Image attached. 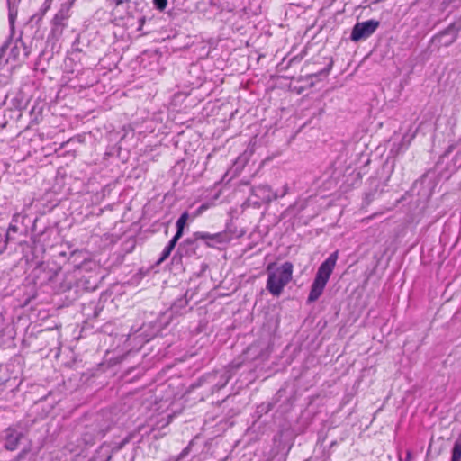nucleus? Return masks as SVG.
<instances>
[{
	"instance_id": "4468645a",
	"label": "nucleus",
	"mask_w": 461,
	"mask_h": 461,
	"mask_svg": "<svg viewBox=\"0 0 461 461\" xmlns=\"http://www.w3.org/2000/svg\"><path fill=\"white\" fill-rule=\"evenodd\" d=\"M155 6L160 10L163 11L167 5V0H154Z\"/></svg>"
},
{
	"instance_id": "f257e3e1",
	"label": "nucleus",
	"mask_w": 461,
	"mask_h": 461,
	"mask_svg": "<svg viewBox=\"0 0 461 461\" xmlns=\"http://www.w3.org/2000/svg\"><path fill=\"white\" fill-rule=\"evenodd\" d=\"M338 258L339 251L336 250L331 253L319 267L307 298V302L309 303L317 301L322 294L336 267Z\"/></svg>"
},
{
	"instance_id": "ddd939ff",
	"label": "nucleus",
	"mask_w": 461,
	"mask_h": 461,
	"mask_svg": "<svg viewBox=\"0 0 461 461\" xmlns=\"http://www.w3.org/2000/svg\"><path fill=\"white\" fill-rule=\"evenodd\" d=\"M194 237L195 240H206V242L207 241L211 242L212 234H210L208 232L197 231V232L194 233Z\"/></svg>"
},
{
	"instance_id": "f3484780",
	"label": "nucleus",
	"mask_w": 461,
	"mask_h": 461,
	"mask_svg": "<svg viewBox=\"0 0 461 461\" xmlns=\"http://www.w3.org/2000/svg\"><path fill=\"white\" fill-rule=\"evenodd\" d=\"M411 460V452L410 450L407 451L405 461Z\"/></svg>"
},
{
	"instance_id": "20e7f679",
	"label": "nucleus",
	"mask_w": 461,
	"mask_h": 461,
	"mask_svg": "<svg viewBox=\"0 0 461 461\" xmlns=\"http://www.w3.org/2000/svg\"><path fill=\"white\" fill-rule=\"evenodd\" d=\"M76 0H68V2L60 5L59 10L53 17V24L55 26H64V22L70 16V8Z\"/></svg>"
},
{
	"instance_id": "423d86ee",
	"label": "nucleus",
	"mask_w": 461,
	"mask_h": 461,
	"mask_svg": "<svg viewBox=\"0 0 461 461\" xmlns=\"http://www.w3.org/2000/svg\"><path fill=\"white\" fill-rule=\"evenodd\" d=\"M22 432L14 428H8L5 430V447L7 450L14 451L17 448L20 439L22 438Z\"/></svg>"
},
{
	"instance_id": "1a4fd4ad",
	"label": "nucleus",
	"mask_w": 461,
	"mask_h": 461,
	"mask_svg": "<svg viewBox=\"0 0 461 461\" xmlns=\"http://www.w3.org/2000/svg\"><path fill=\"white\" fill-rule=\"evenodd\" d=\"M178 240L175 239L174 237L171 239V240L168 242V244L163 249L160 258L158 259V263L163 262L166 260L171 254L172 250L176 247Z\"/></svg>"
},
{
	"instance_id": "9b49d317",
	"label": "nucleus",
	"mask_w": 461,
	"mask_h": 461,
	"mask_svg": "<svg viewBox=\"0 0 461 461\" xmlns=\"http://www.w3.org/2000/svg\"><path fill=\"white\" fill-rule=\"evenodd\" d=\"M460 460H461V440L458 439L454 444V447L452 449L451 461H460Z\"/></svg>"
},
{
	"instance_id": "7ed1b4c3",
	"label": "nucleus",
	"mask_w": 461,
	"mask_h": 461,
	"mask_svg": "<svg viewBox=\"0 0 461 461\" xmlns=\"http://www.w3.org/2000/svg\"><path fill=\"white\" fill-rule=\"evenodd\" d=\"M379 26V22L368 20L362 23H357L352 30L351 40L358 41L361 39H366L372 35Z\"/></svg>"
},
{
	"instance_id": "f8f14e48",
	"label": "nucleus",
	"mask_w": 461,
	"mask_h": 461,
	"mask_svg": "<svg viewBox=\"0 0 461 461\" xmlns=\"http://www.w3.org/2000/svg\"><path fill=\"white\" fill-rule=\"evenodd\" d=\"M8 9H9V14H8L9 22H10L11 25H14V20L17 16V8H16V5L13 4L12 0H8Z\"/></svg>"
},
{
	"instance_id": "6e6552de",
	"label": "nucleus",
	"mask_w": 461,
	"mask_h": 461,
	"mask_svg": "<svg viewBox=\"0 0 461 461\" xmlns=\"http://www.w3.org/2000/svg\"><path fill=\"white\" fill-rule=\"evenodd\" d=\"M189 214L187 212H185L181 214V216L176 221V233L175 234L174 238L176 240H179L183 236L185 226L187 222Z\"/></svg>"
},
{
	"instance_id": "2eb2a0df",
	"label": "nucleus",
	"mask_w": 461,
	"mask_h": 461,
	"mask_svg": "<svg viewBox=\"0 0 461 461\" xmlns=\"http://www.w3.org/2000/svg\"><path fill=\"white\" fill-rule=\"evenodd\" d=\"M458 30H459V29H457V30H456V31L454 32V34H453V36H452V39L449 41V42H447V44H450V43L454 42V41L456 40V38H457V31H458Z\"/></svg>"
},
{
	"instance_id": "39448f33",
	"label": "nucleus",
	"mask_w": 461,
	"mask_h": 461,
	"mask_svg": "<svg viewBox=\"0 0 461 461\" xmlns=\"http://www.w3.org/2000/svg\"><path fill=\"white\" fill-rule=\"evenodd\" d=\"M252 195L258 197L261 203H269L276 199L277 195L273 194L271 188L267 185L255 186L251 189Z\"/></svg>"
},
{
	"instance_id": "0eeeda50",
	"label": "nucleus",
	"mask_w": 461,
	"mask_h": 461,
	"mask_svg": "<svg viewBox=\"0 0 461 461\" xmlns=\"http://www.w3.org/2000/svg\"><path fill=\"white\" fill-rule=\"evenodd\" d=\"M230 240V237L228 233L218 232L215 234H212L211 242L207 241L206 244L211 247V246H213L214 244L227 243Z\"/></svg>"
},
{
	"instance_id": "aec40b11",
	"label": "nucleus",
	"mask_w": 461,
	"mask_h": 461,
	"mask_svg": "<svg viewBox=\"0 0 461 461\" xmlns=\"http://www.w3.org/2000/svg\"><path fill=\"white\" fill-rule=\"evenodd\" d=\"M49 5H51L53 0H45Z\"/></svg>"
},
{
	"instance_id": "f03ea898",
	"label": "nucleus",
	"mask_w": 461,
	"mask_h": 461,
	"mask_svg": "<svg viewBox=\"0 0 461 461\" xmlns=\"http://www.w3.org/2000/svg\"><path fill=\"white\" fill-rule=\"evenodd\" d=\"M294 266L291 262H285L279 267L271 263L267 267V289L274 296H279L285 286L291 281Z\"/></svg>"
},
{
	"instance_id": "9d476101",
	"label": "nucleus",
	"mask_w": 461,
	"mask_h": 461,
	"mask_svg": "<svg viewBox=\"0 0 461 461\" xmlns=\"http://www.w3.org/2000/svg\"><path fill=\"white\" fill-rule=\"evenodd\" d=\"M19 219H20V213L17 212L13 215L11 223L9 224V227L7 229L6 239H9L11 233H16L18 231Z\"/></svg>"
},
{
	"instance_id": "a211bd4d",
	"label": "nucleus",
	"mask_w": 461,
	"mask_h": 461,
	"mask_svg": "<svg viewBox=\"0 0 461 461\" xmlns=\"http://www.w3.org/2000/svg\"><path fill=\"white\" fill-rule=\"evenodd\" d=\"M454 31V25H450L443 33H450Z\"/></svg>"
},
{
	"instance_id": "dca6fc26",
	"label": "nucleus",
	"mask_w": 461,
	"mask_h": 461,
	"mask_svg": "<svg viewBox=\"0 0 461 461\" xmlns=\"http://www.w3.org/2000/svg\"><path fill=\"white\" fill-rule=\"evenodd\" d=\"M50 5H49V4L45 1V2H44V4H43V7H44L43 12H44V13H45V12H47V11L50 8Z\"/></svg>"
},
{
	"instance_id": "6ab92c4d",
	"label": "nucleus",
	"mask_w": 461,
	"mask_h": 461,
	"mask_svg": "<svg viewBox=\"0 0 461 461\" xmlns=\"http://www.w3.org/2000/svg\"><path fill=\"white\" fill-rule=\"evenodd\" d=\"M20 0H12L13 4L14 5H17V3L19 2Z\"/></svg>"
}]
</instances>
